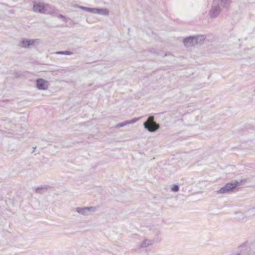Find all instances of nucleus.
Instances as JSON below:
<instances>
[{
	"label": "nucleus",
	"instance_id": "nucleus-1",
	"mask_svg": "<svg viewBox=\"0 0 255 255\" xmlns=\"http://www.w3.org/2000/svg\"><path fill=\"white\" fill-rule=\"evenodd\" d=\"M204 39L202 35L190 36L184 39L183 43L186 47H191L198 43H202Z\"/></svg>",
	"mask_w": 255,
	"mask_h": 255
},
{
	"label": "nucleus",
	"instance_id": "nucleus-2",
	"mask_svg": "<svg viewBox=\"0 0 255 255\" xmlns=\"http://www.w3.org/2000/svg\"><path fill=\"white\" fill-rule=\"evenodd\" d=\"M95 207H77L74 208L72 211L77 213L79 215L83 217H87L96 211Z\"/></svg>",
	"mask_w": 255,
	"mask_h": 255
},
{
	"label": "nucleus",
	"instance_id": "nucleus-3",
	"mask_svg": "<svg viewBox=\"0 0 255 255\" xmlns=\"http://www.w3.org/2000/svg\"><path fill=\"white\" fill-rule=\"evenodd\" d=\"M143 127L150 132H155L160 128L159 125L154 121L153 116L148 118L147 121L143 123Z\"/></svg>",
	"mask_w": 255,
	"mask_h": 255
},
{
	"label": "nucleus",
	"instance_id": "nucleus-4",
	"mask_svg": "<svg viewBox=\"0 0 255 255\" xmlns=\"http://www.w3.org/2000/svg\"><path fill=\"white\" fill-rule=\"evenodd\" d=\"M243 180L240 181H235L233 182L227 183L225 186L222 187L220 190L217 191L218 194L226 193L228 192L231 191L235 189L238 185H239Z\"/></svg>",
	"mask_w": 255,
	"mask_h": 255
},
{
	"label": "nucleus",
	"instance_id": "nucleus-5",
	"mask_svg": "<svg viewBox=\"0 0 255 255\" xmlns=\"http://www.w3.org/2000/svg\"><path fill=\"white\" fill-rule=\"evenodd\" d=\"M221 11V8L217 2H214L212 7L210 10L209 15L211 18L217 17Z\"/></svg>",
	"mask_w": 255,
	"mask_h": 255
},
{
	"label": "nucleus",
	"instance_id": "nucleus-6",
	"mask_svg": "<svg viewBox=\"0 0 255 255\" xmlns=\"http://www.w3.org/2000/svg\"><path fill=\"white\" fill-rule=\"evenodd\" d=\"M37 88L40 90H45L48 88L49 83L48 81L41 79H37L36 81Z\"/></svg>",
	"mask_w": 255,
	"mask_h": 255
},
{
	"label": "nucleus",
	"instance_id": "nucleus-7",
	"mask_svg": "<svg viewBox=\"0 0 255 255\" xmlns=\"http://www.w3.org/2000/svg\"><path fill=\"white\" fill-rule=\"evenodd\" d=\"M57 13V10L56 9L54 6H51L48 4H45L43 13L46 14H51L52 15H56Z\"/></svg>",
	"mask_w": 255,
	"mask_h": 255
},
{
	"label": "nucleus",
	"instance_id": "nucleus-8",
	"mask_svg": "<svg viewBox=\"0 0 255 255\" xmlns=\"http://www.w3.org/2000/svg\"><path fill=\"white\" fill-rule=\"evenodd\" d=\"M35 40L23 39L18 44V45L22 48H27L31 45L34 44Z\"/></svg>",
	"mask_w": 255,
	"mask_h": 255
},
{
	"label": "nucleus",
	"instance_id": "nucleus-9",
	"mask_svg": "<svg viewBox=\"0 0 255 255\" xmlns=\"http://www.w3.org/2000/svg\"><path fill=\"white\" fill-rule=\"evenodd\" d=\"M45 4L42 2H34L33 3V10L35 12L41 13H44Z\"/></svg>",
	"mask_w": 255,
	"mask_h": 255
},
{
	"label": "nucleus",
	"instance_id": "nucleus-10",
	"mask_svg": "<svg viewBox=\"0 0 255 255\" xmlns=\"http://www.w3.org/2000/svg\"><path fill=\"white\" fill-rule=\"evenodd\" d=\"M153 242L149 239L144 240L140 245V248H144L149 247L153 244Z\"/></svg>",
	"mask_w": 255,
	"mask_h": 255
},
{
	"label": "nucleus",
	"instance_id": "nucleus-11",
	"mask_svg": "<svg viewBox=\"0 0 255 255\" xmlns=\"http://www.w3.org/2000/svg\"><path fill=\"white\" fill-rule=\"evenodd\" d=\"M50 188L48 185H43L37 187L35 189V192L38 194H42L44 191L47 190Z\"/></svg>",
	"mask_w": 255,
	"mask_h": 255
},
{
	"label": "nucleus",
	"instance_id": "nucleus-12",
	"mask_svg": "<svg viewBox=\"0 0 255 255\" xmlns=\"http://www.w3.org/2000/svg\"><path fill=\"white\" fill-rule=\"evenodd\" d=\"M96 14H99L104 15H108L109 11L107 8H96Z\"/></svg>",
	"mask_w": 255,
	"mask_h": 255
},
{
	"label": "nucleus",
	"instance_id": "nucleus-13",
	"mask_svg": "<svg viewBox=\"0 0 255 255\" xmlns=\"http://www.w3.org/2000/svg\"><path fill=\"white\" fill-rule=\"evenodd\" d=\"M246 217L244 214L241 212H236L235 213V219L237 220H242Z\"/></svg>",
	"mask_w": 255,
	"mask_h": 255
},
{
	"label": "nucleus",
	"instance_id": "nucleus-14",
	"mask_svg": "<svg viewBox=\"0 0 255 255\" xmlns=\"http://www.w3.org/2000/svg\"><path fill=\"white\" fill-rule=\"evenodd\" d=\"M221 5L225 8H228L230 6L232 0H220Z\"/></svg>",
	"mask_w": 255,
	"mask_h": 255
},
{
	"label": "nucleus",
	"instance_id": "nucleus-15",
	"mask_svg": "<svg viewBox=\"0 0 255 255\" xmlns=\"http://www.w3.org/2000/svg\"><path fill=\"white\" fill-rule=\"evenodd\" d=\"M56 54L59 55H71L73 54V52L68 51H58L55 53Z\"/></svg>",
	"mask_w": 255,
	"mask_h": 255
},
{
	"label": "nucleus",
	"instance_id": "nucleus-16",
	"mask_svg": "<svg viewBox=\"0 0 255 255\" xmlns=\"http://www.w3.org/2000/svg\"><path fill=\"white\" fill-rule=\"evenodd\" d=\"M141 118V117H138V118H133L132 120H131L130 121H128V124H134V123L137 122V121H138Z\"/></svg>",
	"mask_w": 255,
	"mask_h": 255
},
{
	"label": "nucleus",
	"instance_id": "nucleus-17",
	"mask_svg": "<svg viewBox=\"0 0 255 255\" xmlns=\"http://www.w3.org/2000/svg\"><path fill=\"white\" fill-rule=\"evenodd\" d=\"M128 124V121H125L124 122H122V123H119L117 125V128L123 127H124V126H126Z\"/></svg>",
	"mask_w": 255,
	"mask_h": 255
},
{
	"label": "nucleus",
	"instance_id": "nucleus-18",
	"mask_svg": "<svg viewBox=\"0 0 255 255\" xmlns=\"http://www.w3.org/2000/svg\"><path fill=\"white\" fill-rule=\"evenodd\" d=\"M179 190V186L177 185H173L171 187V190L173 192H177Z\"/></svg>",
	"mask_w": 255,
	"mask_h": 255
},
{
	"label": "nucleus",
	"instance_id": "nucleus-19",
	"mask_svg": "<svg viewBox=\"0 0 255 255\" xmlns=\"http://www.w3.org/2000/svg\"><path fill=\"white\" fill-rule=\"evenodd\" d=\"M96 8H90V7H87V11L93 13H96Z\"/></svg>",
	"mask_w": 255,
	"mask_h": 255
},
{
	"label": "nucleus",
	"instance_id": "nucleus-20",
	"mask_svg": "<svg viewBox=\"0 0 255 255\" xmlns=\"http://www.w3.org/2000/svg\"><path fill=\"white\" fill-rule=\"evenodd\" d=\"M58 17L59 18H63L64 21H66V18L64 15H63L62 14H59L58 15Z\"/></svg>",
	"mask_w": 255,
	"mask_h": 255
},
{
	"label": "nucleus",
	"instance_id": "nucleus-21",
	"mask_svg": "<svg viewBox=\"0 0 255 255\" xmlns=\"http://www.w3.org/2000/svg\"><path fill=\"white\" fill-rule=\"evenodd\" d=\"M77 7L81 9L87 11V7H84L83 6H77Z\"/></svg>",
	"mask_w": 255,
	"mask_h": 255
},
{
	"label": "nucleus",
	"instance_id": "nucleus-22",
	"mask_svg": "<svg viewBox=\"0 0 255 255\" xmlns=\"http://www.w3.org/2000/svg\"><path fill=\"white\" fill-rule=\"evenodd\" d=\"M36 146L33 147V150L32 151V153H33L35 151V149H36Z\"/></svg>",
	"mask_w": 255,
	"mask_h": 255
}]
</instances>
